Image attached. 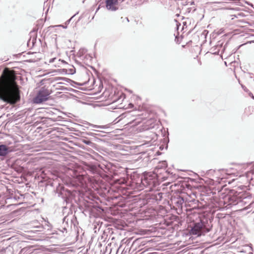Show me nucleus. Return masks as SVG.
<instances>
[{
  "label": "nucleus",
  "instance_id": "nucleus-2",
  "mask_svg": "<svg viewBox=\"0 0 254 254\" xmlns=\"http://www.w3.org/2000/svg\"><path fill=\"white\" fill-rule=\"evenodd\" d=\"M251 198V196H246L244 194L239 193L237 195H227L223 199L219 201V205L222 208L229 209L232 205L246 204L248 199Z\"/></svg>",
  "mask_w": 254,
  "mask_h": 254
},
{
  "label": "nucleus",
  "instance_id": "nucleus-4",
  "mask_svg": "<svg viewBox=\"0 0 254 254\" xmlns=\"http://www.w3.org/2000/svg\"><path fill=\"white\" fill-rule=\"evenodd\" d=\"M210 227H207L201 221L194 223L190 230V233L193 235H204L210 231Z\"/></svg>",
  "mask_w": 254,
  "mask_h": 254
},
{
  "label": "nucleus",
  "instance_id": "nucleus-18",
  "mask_svg": "<svg viewBox=\"0 0 254 254\" xmlns=\"http://www.w3.org/2000/svg\"><path fill=\"white\" fill-rule=\"evenodd\" d=\"M61 231L62 232V233H64V232H65L66 233L67 232V229L65 227H63L62 228V229L61 230Z\"/></svg>",
  "mask_w": 254,
  "mask_h": 254
},
{
  "label": "nucleus",
  "instance_id": "nucleus-1",
  "mask_svg": "<svg viewBox=\"0 0 254 254\" xmlns=\"http://www.w3.org/2000/svg\"><path fill=\"white\" fill-rule=\"evenodd\" d=\"M20 99V91L13 77L0 78V100L10 105L17 103Z\"/></svg>",
  "mask_w": 254,
  "mask_h": 254
},
{
  "label": "nucleus",
  "instance_id": "nucleus-13",
  "mask_svg": "<svg viewBox=\"0 0 254 254\" xmlns=\"http://www.w3.org/2000/svg\"><path fill=\"white\" fill-rule=\"evenodd\" d=\"M197 201H198V200H196L195 199V198H192L191 199H189V198H187V199H186V202H188V203H189V202H194V203H195V202H197Z\"/></svg>",
  "mask_w": 254,
  "mask_h": 254
},
{
  "label": "nucleus",
  "instance_id": "nucleus-14",
  "mask_svg": "<svg viewBox=\"0 0 254 254\" xmlns=\"http://www.w3.org/2000/svg\"><path fill=\"white\" fill-rule=\"evenodd\" d=\"M86 134L88 135L92 136H94L95 135H99V133H95V132H91V131L87 132Z\"/></svg>",
  "mask_w": 254,
  "mask_h": 254
},
{
  "label": "nucleus",
  "instance_id": "nucleus-16",
  "mask_svg": "<svg viewBox=\"0 0 254 254\" xmlns=\"http://www.w3.org/2000/svg\"><path fill=\"white\" fill-rule=\"evenodd\" d=\"M195 10V8H194V7L187 8V11L188 12H190L191 11H192V12H193Z\"/></svg>",
  "mask_w": 254,
  "mask_h": 254
},
{
  "label": "nucleus",
  "instance_id": "nucleus-21",
  "mask_svg": "<svg viewBox=\"0 0 254 254\" xmlns=\"http://www.w3.org/2000/svg\"><path fill=\"white\" fill-rule=\"evenodd\" d=\"M247 4H248V5H251L252 7H254V5H253V4L250 3H249V2H247Z\"/></svg>",
  "mask_w": 254,
  "mask_h": 254
},
{
  "label": "nucleus",
  "instance_id": "nucleus-11",
  "mask_svg": "<svg viewBox=\"0 0 254 254\" xmlns=\"http://www.w3.org/2000/svg\"><path fill=\"white\" fill-rule=\"evenodd\" d=\"M254 205V201H252L250 202V203L247 206L245 207L244 209V210H249L250 208H251L252 207H253Z\"/></svg>",
  "mask_w": 254,
  "mask_h": 254
},
{
  "label": "nucleus",
  "instance_id": "nucleus-17",
  "mask_svg": "<svg viewBox=\"0 0 254 254\" xmlns=\"http://www.w3.org/2000/svg\"><path fill=\"white\" fill-rule=\"evenodd\" d=\"M57 60V59L56 58H52V59L49 60V63H54Z\"/></svg>",
  "mask_w": 254,
  "mask_h": 254
},
{
  "label": "nucleus",
  "instance_id": "nucleus-8",
  "mask_svg": "<svg viewBox=\"0 0 254 254\" xmlns=\"http://www.w3.org/2000/svg\"><path fill=\"white\" fill-rule=\"evenodd\" d=\"M9 152L8 147L3 144L0 145V156H5L8 154Z\"/></svg>",
  "mask_w": 254,
  "mask_h": 254
},
{
  "label": "nucleus",
  "instance_id": "nucleus-25",
  "mask_svg": "<svg viewBox=\"0 0 254 254\" xmlns=\"http://www.w3.org/2000/svg\"><path fill=\"white\" fill-rule=\"evenodd\" d=\"M129 105L131 106H133V104H132L131 103H130L129 104Z\"/></svg>",
  "mask_w": 254,
  "mask_h": 254
},
{
  "label": "nucleus",
  "instance_id": "nucleus-12",
  "mask_svg": "<svg viewBox=\"0 0 254 254\" xmlns=\"http://www.w3.org/2000/svg\"><path fill=\"white\" fill-rule=\"evenodd\" d=\"M82 142L85 143V144L88 145H91L92 144V142L87 139H83L82 140Z\"/></svg>",
  "mask_w": 254,
  "mask_h": 254
},
{
  "label": "nucleus",
  "instance_id": "nucleus-26",
  "mask_svg": "<svg viewBox=\"0 0 254 254\" xmlns=\"http://www.w3.org/2000/svg\"><path fill=\"white\" fill-rule=\"evenodd\" d=\"M62 26H63L64 28H66V26H63V25Z\"/></svg>",
  "mask_w": 254,
  "mask_h": 254
},
{
  "label": "nucleus",
  "instance_id": "nucleus-22",
  "mask_svg": "<svg viewBox=\"0 0 254 254\" xmlns=\"http://www.w3.org/2000/svg\"><path fill=\"white\" fill-rule=\"evenodd\" d=\"M93 130H94V131H96V132H99V131H98V130H96V129H93Z\"/></svg>",
  "mask_w": 254,
  "mask_h": 254
},
{
  "label": "nucleus",
  "instance_id": "nucleus-19",
  "mask_svg": "<svg viewBox=\"0 0 254 254\" xmlns=\"http://www.w3.org/2000/svg\"><path fill=\"white\" fill-rule=\"evenodd\" d=\"M75 16V15H74L73 16H72L69 19H68V20H67L65 22V24H69V22H70V21L71 20V19L73 18V17Z\"/></svg>",
  "mask_w": 254,
  "mask_h": 254
},
{
  "label": "nucleus",
  "instance_id": "nucleus-9",
  "mask_svg": "<svg viewBox=\"0 0 254 254\" xmlns=\"http://www.w3.org/2000/svg\"><path fill=\"white\" fill-rule=\"evenodd\" d=\"M173 201L174 202V204L179 208H182V205L185 202L184 198L181 196L174 198Z\"/></svg>",
  "mask_w": 254,
  "mask_h": 254
},
{
  "label": "nucleus",
  "instance_id": "nucleus-24",
  "mask_svg": "<svg viewBox=\"0 0 254 254\" xmlns=\"http://www.w3.org/2000/svg\"><path fill=\"white\" fill-rule=\"evenodd\" d=\"M192 4H193V5L194 4V2H191V5H192Z\"/></svg>",
  "mask_w": 254,
  "mask_h": 254
},
{
  "label": "nucleus",
  "instance_id": "nucleus-10",
  "mask_svg": "<svg viewBox=\"0 0 254 254\" xmlns=\"http://www.w3.org/2000/svg\"><path fill=\"white\" fill-rule=\"evenodd\" d=\"M164 194L162 192H158L156 194H154L153 199H155L156 201H160L161 200L163 195Z\"/></svg>",
  "mask_w": 254,
  "mask_h": 254
},
{
  "label": "nucleus",
  "instance_id": "nucleus-28",
  "mask_svg": "<svg viewBox=\"0 0 254 254\" xmlns=\"http://www.w3.org/2000/svg\"><path fill=\"white\" fill-rule=\"evenodd\" d=\"M65 218L64 217V220H65Z\"/></svg>",
  "mask_w": 254,
  "mask_h": 254
},
{
  "label": "nucleus",
  "instance_id": "nucleus-15",
  "mask_svg": "<svg viewBox=\"0 0 254 254\" xmlns=\"http://www.w3.org/2000/svg\"><path fill=\"white\" fill-rule=\"evenodd\" d=\"M90 126L94 128H104V127L102 126H97V125H90Z\"/></svg>",
  "mask_w": 254,
  "mask_h": 254
},
{
  "label": "nucleus",
  "instance_id": "nucleus-23",
  "mask_svg": "<svg viewBox=\"0 0 254 254\" xmlns=\"http://www.w3.org/2000/svg\"><path fill=\"white\" fill-rule=\"evenodd\" d=\"M252 98L254 100V96H253V95L252 94Z\"/></svg>",
  "mask_w": 254,
  "mask_h": 254
},
{
  "label": "nucleus",
  "instance_id": "nucleus-5",
  "mask_svg": "<svg viewBox=\"0 0 254 254\" xmlns=\"http://www.w3.org/2000/svg\"><path fill=\"white\" fill-rule=\"evenodd\" d=\"M50 94L49 90L44 87L40 88L37 95L33 99V102L35 104H40L47 101Z\"/></svg>",
  "mask_w": 254,
  "mask_h": 254
},
{
  "label": "nucleus",
  "instance_id": "nucleus-27",
  "mask_svg": "<svg viewBox=\"0 0 254 254\" xmlns=\"http://www.w3.org/2000/svg\"><path fill=\"white\" fill-rule=\"evenodd\" d=\"M126 19H127V21H129V20H128V18H126Z\"/></svg>",
  "mask_w": 254,
  "mask_h": 254
},
{
  "label": "nucleus",
  "instance_id": "nucleus-20",
  "mask_svg": "<svg viewBox=\"0 0 254 254\" xmlns=\"http://www.w3.org/2000/svg\"><path fill=\"white\" fill-rule=\"evenodd\" d=\"M85 57L86 58H87V59H89L90 60H91L92 58V57L90 55L87 54L86 55Z\"/></svg>",
  "mask_w": 254,
  "mask_h": 254
},
{
  "label": "nucleus",
  "instance_id": "nucleus-29",
  "mask_svg": "<svg viewBox=\"0 0 254 254\" xmlns=\"http://www.w3.org/2000/svg\"><path fill=\"white\" fill-rule=\"evenodd\" d=\"M124 0H122V1H124Z\"/></svg>",
  "mask_w": 254,
  "mask_h": 254
},
{
  "label": "nucleus",
  "instance_id": "nucleus-6",
  "mask_svg": "<svg viewBox=\"0 0 254 254\" xmlns=\"http://www.w3.org/2000/svg\"><path fill=\"white\" fill-rule=\"evenodd\" d=\"M106 7L111 11H115L119 9L118 0H106Z\"/></svg>",
  "mask_w": 254,
  "mask_h": 254
},
{
  "label": "nucleus",
  "instance_id": "nucleus-3",
  "mask_svg": "<svg viewBox=\"0 0 254 254\" xmlns=\"http://www.w3.org/2000/svg\"><path fill=\"white\" fill-rule=\"evenodd\" d=\"M158 176L154 172H145L141 178V184L137 189L138 190H143L146 188V191H150L153 190L159 185Z\"/></svg>",
  "mask_w": 254,
  "mask_h": 254
},
{
  "label": "nucleus",
  "instance_id": "nucleus-7",
  "mask_svg": "<svg viewBox=\"0 0 254 254\" xmlns=\"http://www.w3.org/2000/svg\"><path fill=\"white\" fill-rule=\"evenodd\" d=\"M167 167V163L166 161L160 162L154 169V173L157 175L158 174H161V170H165Z\"/></svg>",
  "mask_w": 254,
  "mask_h": 254
}]
</instances>
